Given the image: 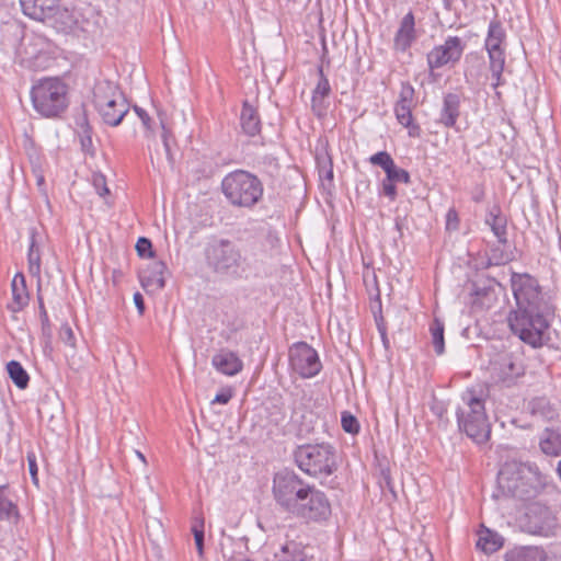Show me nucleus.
<instances>
[{"instance_id": "f257e3e1", "label": "nucleus", "mask_w": 561, "mask_h": 561, "mask_svg": "<svg viewBox=\"0 0 561 561\" xmlns=\"http://www.w3.org/2000/svg\"><path fill=\"white\" fill-rule=\"evenodd\" d=\"M511 287L516 302L507 318L512 332L531 347H541L550 339L548 329L554 318L551 297L528 273L512 272Z\"/></svg>"}, {"instance_id": "f03ea898", "label": "nucleus", "mask_w": 561, "mask_h": 561, "mask_svg": "<svg viewBox=\"0 0 561 561\" xmlns=\"http://www.w3.org/2000/svg\"><path fill=\"white\" fill-rule=\"evenodd\" d=\"M203 254L206 267L219 276L248 279L266 274L263 260L244 255L230 239L213 238L206 243Z\"/></svg>"}, {"instance_id": "7ed1b4c3", "label": "nucleus", "mask_w": 561, "mask_h": 561, "mask_svg": "<svg viewBox=\"0 0 561 561\" xmlns=\"http://www.w3.org/2000/svg\"><path fill=\"white\" fill-rule=\"evenodd\" d=\"M546 483L547 477L534 462L506 461L497 476L503 494L522 501L534 499Z\"/></svg>"}, {"instance_id": "20e7f679", "label": "nucleus", "mask_w": 561, "mask_h": 561, "mask_svg": "<svg viewBox=\"0 0 561 561\" xmlns=\"http://www.w3.org/2000/svg\"><path fill=\"white\" fill-rule=\"evenodd\" d=\"M221 192L233 207L252 209L264 193L262 181L245 170H234L221 181Z\"/></svg>"}, {"instance_id": "39448f33", "label": "nucleus", "mask_w": 561, "mask_h": 561, "mask_svg": "<svg viewBox=\"0 0 561 561\" xmlns=\"http://www.w3.org/2000/svg\"><path fill=\"white\" fill-rule=\"evenodd\" d=\"M298 468L310 477H329L337 470V454L329 443L304 444L294 451Z\"/></svg>"}, {"instance_id": "423d86ee", "label": "nucleus", "mask_w": 561, "mask_h": 561, "mask_svg": "<svg viewBox=\"0 0 561 561\" xmlns=\"http://www.w3.org/2000/svg\"><path fill=\"white\" fill-rule=\"evenodd\" d=\"M463 405L458 407L456 416L458 428L476 444H484L491 436V424L485 414L481 398L468 391L462 396Z\"/></svg>"}, {"instance_id": "0eeeda50", "label": "nucleus", "mask_w": 561, "mask_h": 561, "mask_svg": "<svg viewBox=\"0 0 561 561\" xmlns=\"http://www.w3.org/2000/svg\"><path fill=\"white\" fill-rule=\"evenodd\" d=\"M31 99L43 117H59L68 107V87L58 78H44L32 87Z\"/></svg>"}, {"instance_id": "6e6552de", "label": "nucleus", "mask_w": 561, "mask_h": 561, "mask_svg": "<svg viewBox=\"0 0 561 561\" xmlns=\"http://www.w3.org/2000/svg\"><path fill=\"white\" fill-rule=\"evenodd\" d=\"M308 483L295 471L283 469L275 473L273 479V495L276 503L287 513L297 505L307 491Z\"/></svg>"}, {"instance_id": "1a4fd4ad", "label": "nucleus", "mask_w": 561, "mask_h": 561, "mask_svg": "<svg viewBox=\"0 0 561 561\" xmlns=\"http://www.w3.org/2000/svg\"><path fill=\"white\" fill-rule=\"evenodd\" d=\"M290 514L308 522L325 520L331 514V505L324 492L308 484L307 491Z\"/></svg>"}, {"instance_id": "9d476101", "label": "nucleus", "mask_w": 561, "mask_h": 561, "mask_svg": "<svg viewBox=\"0 0 561 561\" xmlns=\"http://www.w3.org/2000/svg\"><path fill=\"white\" fill-rule=\"evenodd\" d=\"M288 357L291 369L301 378H312L322 369L318 352L306 342L294 343L289 347Z\"/></svg>"}, {"instance_id": "9b49d317", "label": "nucleus", "mask_w": 561, "mask_h": 561, "mask_svg": "<svg viewBox=\"0 0 561 561\" xmlns=\"http://www.w3.org/2000/svg\"><path fill=\"white\" fill-rule=\"evenodd\" d=\"M558 518L547 505L531 503L525 514L524 529L531 535L549 537L554 534Z\"/></svg>"}, {"instance_id": "f8f14e48", "label": "nucleus", "mask_w": 561, "mask_h": 561, "mask_svg": "<svg viewBox=\"0 0 561 561\" xmlns=\"http://www.w3.org/2000/svg\"><path fill=\"white\" fill-rule=\"evenodd\" d=\"M466 43L458 36H448L443 45L435 46L426 56L431 71L446 65L455 66L465 51Z\"/></svg>"}, {"instance_id": "ddd939ff", "label": "nucleus", "mask_w": 561, "mask_h": 561, "mask_svg": "<svg viewBox=\"0 0 561 561\" xmlns=\"http://www.w3.org/2000/svg\"><path fill=\"white\" fill-rule=\"evenodd\" d=\"M168 267L162 261H153L142 270L139 279L146 291L161 290L165 287L164 274Z\"/></svg>"}, {"instance_id": "4468645a", "label": "nucleus", "mask_w": 561, "mask_h": 561, "mask_svg": "<svg viewBox=\"0 0 561 561\" xmlns=\"http://www.w3.org/2000/svg\"><path fill=\"white\" fill-rule=\"evenodd\" d=\"M415 18L412 11H409L401 20L399 28L393 38V48L397 51H407L416 41Z\"/></svg>"}, {"instance_id": "2eb2a0df", "label": "nucleus", "mask_w": 561, "mask_h": 561, "mask_svg": "<svg viewBox=\"0 0 561 561\" xmlns=\"http://www.w3.org/2000/svg\"><path fill=\"white\" fill-rule=\"evenodd\" d=\"M461 95L458 93H446L443 96L442 108L437 122L445 128H455L460 116Z\"/></svg>"}, {"instance_id": "dca6fc26", "label": "nucleus", "mask_w": 561, "mask_h": 561, "mask_svg": "<svg viewBox=\"0 0 561 561\" xmlns=\"http://www.w3.org/2000/svg\"><path fill=\"white\" fill-rule=\"evenodd\" d=\"M213 367L226 376H236L243 369L240 357L228 348H221L211 357Z\"/></svg>"}, {"instance_id": "f3484780", "label": "nucleus", "mask_w": 561, "mask_h": 561, "mask_svg": "<svg viewBox=\"0 0 561 561\" xmlns=\"http://www.w3.org/2000/svg\"><path fill=\"white\" fill-rule=\"evenodd\" d=\"M44 23L54 27L57 32L68 34L77 28L78 18L75 11L61 8L59 7V3H57L53 12L49 14V18H47Z\"/></svg>"}, {"instance_id": "a211bd4d", "label": "nucleus", "mask_w": 561, "mask_h": 561, "mask_svg": "<svg viewBox=\"0 0 561 561\" xmlns=\"http://www.w3.org/2000/svg\"><path fill=\"white\" fill-rule=\"evenodd\" d=\"M485 224L491 228L499 243H507V218L497 204L492 205L485 215Z\"/></svg>"}, {"instance_id": "6ab92c4d", "label": "nucleus", "mask_w": 561, "mask_h": 561, "mask_svg": "<svg viewBox=\"0 0 561 561\" xmlns=\"http://www.w3.org/2000/svg\"><path fill=\"white\" fill-rule=\"evenodd\" d=\"M59 0H20L22 11L33 20L44 22Z\"/></svg>"}, {"instance_id": "aec40b11", "label": "nucleus", "mask_w": 561, "mask_h": 561, "mask_svg": "<svg viewBox=\"0 0 561 561\" xmlns=\"http://www.w3.org/2000/svg\"><path fill=\"white\" fill-rule=\"evenodd\" d=\"M240 126L242 131L249 137H254L261 133L262 122L257 108L250 104L249 101L242 103Z\"/></svg>"}, {"instance_id": "412c9836", "label": "nucleus", "mask_w": 561, "mask_h": 561, "mask_svg": "<svg viewBox=\"0 0 561 561\" xmlns=\"http://www.w3.org/2000/svg\"><path fill=\"white\" fill-rule=\"evenodd\" d=\"M12 302L8 305L11 312L22 311L30 301V294L26 287V280L22 273H16L11 283Z\"/></svg>"}, {"instance_id": "4be33fe9", "label": "nucleus", "mask_w": 561, "mask_h": 561, "mask_svg": "<svg viewBox=\"0 0 561 561\" xmlns=\"http://www.w3.org/2000/svg\"><path fill=\"white\" fill-rule=\"evenodd\" d=\"M103 122L110 126H118L128 113V105L122 96L121 100L108 102L105 106L96 108Z\"/></svg>"}, {"instance_id": "5701e85b", "label": "nucleus", "mask_w": 561, "mask_h": 561, "mask_svg": "<svg viewBox=\"0 0 561 561\" xmlns=\"http://www.w3.org/2000/svg\"><path fill=\"white\" fill-rule=\"evenodd\" d=\"M14 497L7 484L0 485V520L12 524L19 523L21 515Z\"/></svg>"}, {"instance_id": "b1692460", "label": "nucleus", "mask_w": 561, "mask_h": 561, "mask_svg": "<svg viewBox=\"0 0 561 561\" xmlns=\"http://www.w3.org/2000/svg\"><path fill=\"white\" fill-rule=\"evenodd\" d=\"M123 96L118 87L110 80H101L96 82L93 89V104L95 108L105 106L108 102L121 100Z\"/></svg>"}, {"instance_id": "393cba45", "label": "nucleus", "mask_w": 561, "mask_h": 561, "mask_svg": "<svg viewBox=\"0 0 561 561\" xmlns=\"http://www.w3.org/2000/svg\"><path fill=\"white\" fill-rule=\"evenodd\" d=\"M415 105L397 103L394 104V115L399 124L408 128L410 137L417 138L421 135V127L413 119L412 110Z\"/></svg>"}, {"instance_id": "a878e982", "label": "nucleus", "mask_w": 561, "mask_h": 561, "mask_svg": "<svg viewBox=\"0 0 561 561\" xmlns=\"http://www.w3.org/2000/svg\"><path fill=\"white\" fill-rule=\"evenodd\" d=\"M540 449L548 456L561 455V427H547L539 442Z\"/></svg>"}, {"instance_id": "bb28decb", "label": "nucleus", "mask_w": 561, "mask_h": 561, "mask_svg": "<svg viewBox=\"0 0 561 561\" xmlns=\"http://www.w3.org/2000/svg\"><path fill=\"white\" fill-rule=\"evenodd\" d=\"M486 53L489 56V68L494 80L492 87L496 89L505 83L503 79L506 64L505 49L488 50Z\"/></svg>"}, {"instance_id": "cd10ccee", "label": "nucleus", "mask_w": 561, "mask_h": 561, "mask_svg": "<svg viewBox=\"0 0 561 561\" xmlns=\"http://www.w3.org/2000/svg\"><path fill=\"white\" fill-rule=\"evenodd\" d=\"M506 39V32L503 27L502 22L494 18L490 23L488 27V34L484 42V48L485 50H499L504 49L503 44Z\"/></svg>"}, {"instance_id": "c85d7f7f", "label": "nucleus", "mask_w": 561, "mask_h": 561, "mask_svg": "<svg viewBox=\"0 0 561 561\" xmlns=\"http://www.w3.org/2000/svg\"><path fill=\"white\" fill-rule=\"evenodd\" d=\"M545 551L538 547H517L505 553V561H545Z\"/></svg>"}, {"instance_id": "c756f323", "label": "nucleus", "mask_w": 561, "mask_h": 561, "mask_svg": "<svg viewBox=\"0 0 561 561\" xmlns=\"http://www.w3.org/2000/svg\"><path fill=\"white\" fill-rule=\"evenodd\" d=\"M504 539L501 535L482 526L479 531L477 547L485 553H493L502 548Z\"/></svg>"}, {"instance_id": "7c9ffc66", "label": "nucleus", "mask_w": 561, "mask_h": 561, "mask_svg": "<svg viewBox=\"0 0 561 561\" xmlns=\"http://www.w3.org/2000/svg\"><path fill=\"white\" fill-rule=\"evenodd\" d=\"M528 410L531 415L548 421L553 420L558 415L557 410L546 397L531 399L528 403Z\"/></svg>"}, {"instance_id": "2f4dec72", "label": "nucleus", "mask_w": 561, "mask_h": 561, "mask_svg": "<svg viewBox=\"0 0 561 561\" xmlns=\"http://www.w3.org/2000/svg\"><path fill=\"white\" fill-rule=\"evenodd\" d=\"M280 551L283 553L282 561H308L306 547L301 542L289 540L282 546Z\"/></svg>"}, {"instance_id": "473e14b6", "label": "nucleus", "mask_w": 561, "mask_h": 561, "mask_svg": "<svg viewBox=\"0 0 561 561\" xmlns=\"http://www.w3.org/2000/svg\"><path fill=\"white\" fill-rule=\"evenodd\" d=\"M7 370L10 379L19 389H26L30 382V376L24 367L18 360H10L7 364Z\"/></svg>"}, {"instance_id": "72a5a7b5", "label": "nucleus", "mask_w": 561, "mask_h": 561, "mask_svg": "<svg viewBox=\"0 0 561 561\" xmlns=\"http://www.w3.org/2000/svg\"><path fill=\"white\" fill-rule=\"evenodd\" d=\"M28 272L32 276L38 277L41 275V253L36 243V231L31 230V241L27 253Z\"/></svg>"}, {"instance_id": "f704fd0d", "label": "nucleus", "mask_w": 561, "mask_h": 561, "mask_svg": "<svg viewBox=\"0 0 561 561\" xmlns=\"http://www.w3.org/2000/svg\"><path fill=\"white\" fill-rule=\"evenodd\" d=\"M432 343L437 355L445 352L444 322L435 318L430 327Z\"/></svg>"}, {"instance_id": "c9c22d12", "label": "nucleus", "mask_w": 561, "mask_h": 561, "mask_svg": "<svg viewBox=\"0 0 561 561\" xmlns=\"http://www.w3.org/2000/svg\"><path fill=\"white\" fill-rule=\"evenodd\" d=\"M191 530L194 535L195 546H196L198 556L201 558H203L204 557V538H205L204 518H202V517L194 518Z\"/></svg>"}, {"instance_id": "e433bc0d", "label": "nucleus", "mask_w": 561, "mask_h": 561, "mask_svg": "<svg viewBox=\"0 0 561 561\" xmlns=\"http://www.w3.org/2000/svg\"><path fill=\"white\" fill-rule=\"evenodd\" d=\"M316 160L320 178H323L328 181H332L333 163L328 152H324L323 154H317Z\"/></svg>"}, {"instance_id": "4c0bfd02", "label": "nucleus", "mask_w": 561, "mask_h": 561, "mask_svg": "<svg viewBox=\"0 0 561 561\" xmlns=\"http://www.w3.org/2000/svg\"><path fill=\"white\" fill-rule=\"evenodd\" d=\"M503 373L508 378L518 377L524 374V368L512 355L503 357Z\"/></svg>"}, {"instance_id": "58836bf2", "label": "nucleus", "mask_w": 561, "mask_h": 561, "mask_svg": "<svg viewBox=\"0 0 561 561\" xmlns=\"http://www.w3.org/2000/svg\"><path fill=\"white\" fill-rule=\"evenodd\" d=\"M318 73H319V80H318V83L312 92V95H318L322 99H325L330 95L331 93V85H330V82L328 80V78L325 77V75L323 73V67L320 66L318 68Z\"/></svg>"}, {"instance_id": "ea45409f", "label": "nucleus", "mask_w": 561, "mask_h": 561, "mask_svg": "<svg viewBox=\"0 0 561 561\" xmlns=\"http://www.w3.org/2000/svg\"><path fill=\"white\" fill-rule=\"evenodd\" d=\"M369 162L374 165L380 167L385 171V173H387L390 170V168L394 164L392 157L387 151H379L373 154L369 158Z\"/></svg>"}, {"instance_id": "a19ab883", "label": "nucleus", "mask_w": 561, "mask_h": 561, "mask_svg": "<svg viewBox=\"0 0 561 561\" xmlns=\"http://www.w3.org/2000/svg\"><path fill=\"white\" fill-rule=\"evenodd\" d=\"M341 425L344 432L353 435L357 434L360 428L357 419L348 411L342 412Z\"/></svg>"}, {"instance_id": "79ce46f5", "label": "nucleus", "mask_w": 561, "mask_h": 561, "mask_svg": "<svg viewBox=\"0 0 561 561\" xmlns=\"http://www.w3.org/2000/svg\"><path fill=\"white\" fill-rule=\"evenodd\" d=\"M473 294L477 296L474 304H478L480 299V305L482 307H490L489 302L495 297L494 289L491 287H480L474 284Z\"/></svg>"}, {"instance_id": "37998d69", "label": "nucleus", "mask_w": 561, "mask_h": 561, "mask_svg": "<svg viewBox=\"0 0 561 561\" xmlns=\"http://www.w3.org/2000/svg\"><path fill=\"white\" fill-rule=\"evenodd\" d=\"M386 176L394 183L400 182L409 184L411 182L410 173L404 169L398 168L396 163L386 173Z\"/></svg>"}, {"instance_id": "c03bdc74", "label": "nucleus", "mask_w": 561, "mask_h": 561, "mask_svg": "<svg viewBox=\"0 0 561 561\" xmlns=\"http://www.w3.org/2000/svg\"><path fill=\"white\" fill-rule=\"evenodd\" d=\"M414 94H415V91H414L413 85L410 82L404 81L401 83V89L399 92V98H398L397 103H405V104L415 105Z\"/></svg>"}, {"instance_id": "a18cd8bd", "label": "nucleus", "mask_w": 561, "mask_h": 561, "mask_svg": "<svg viewBox=\"0 0 561 561\" xmlns=\"http://www.w3.org/2000/svg\"><path fill=\"white\" fill-rule=\"evenodd\" d=\"M136 251L140 257H153L154 251L152 242L145 237H140L136 243Z\"/></svg>"}, {"instance_id": "49530a36", "label": "nucleus", "mask_w": 561, "mask_h": 561, "mask_svg": "<svg viewBox=\"0 0 561 561\" xmlns=\"http://www.w3.org/2000/svg\"><path fill=\"white\" fill-rule=\"evenodd\" d=\"M92 183L100 196H105L110 193L106 185V178L102 173H94L92 175Z\"/></svg>"}, {"instance_id": "de8ad7c7", "label": "nucleus", "mask_w": 561, "mask_h": 561, "mask_svg": "<svg viewBox=\"0 0 561 561\" xmlns=\"http://www.w3.org/2000/svg\"><path fill=\"white\" fill-rule=\"evenodd\" d=\"M60 340L71 347L76 346V337L71 327L68 323H64L59 330Z\"/></svg>"}, {"instance_id": "09e8293b", "label": "nucleus", "mask_w": 561, "mask_h": 561, "mask_svg": "<svg viewBox=\"0 0 561 561\" xmlns=\"http://www.w3.org/2000/svg\"><path fill=\"white\" fill-rule=\"evenodd\" d=\"M81 128H82L81 146H82L83 150L88 151L89 148L92 149L93 144H92V137H91L92 129L85 118H84V123L81 125Z\"/></svg>"}, {"instance_id": "8fccbe9b", "label": "nucleus", "mask_w": 561, "mask_h": 561, "mask_svg": "<svg viewBox=\"0 0 561 561\" xmlns=\"http://www.w3.org/2000/svg\"><path fill=\"white\" fill-rule=\"evenodd\" d=\"M381 193L385 196H387L391 202L396 201V198H397L396 183L386 176L381 183Z\"/></svg>"}, {"instance_id": "3c124183", "label": "nucleus", "mask_w": 561, "mask_h": 561, "mask_svg": "<svg viewBox=\"0 0 561 561\" xmlns=\"http://www.w3.org/2000/svg\"><path fill=\"white\" fill-rule=\"evenodd\" d=\"M459 216L455 208H449L446 214V229L449 231H456L459 229Z\"/></svg>"}, {"instance_id": "603ef678", "label": "nucleus", "mask_w": 561, "mask_h": 561, "mask_svg": "<svg viewBox=\"0 0 561 561\" xmlns=\"http://www.w3.org/2000/svg\"><path fill=\"white\" fill-rule=\"evenodd\" d=\"M489 265H502L508 261V259L505 256L504 252L496 248L491 250V254L488 259Z\"/></svg>"}, {"instance_id": "864d4df0", "label": "nucleus", "mask_w": 561, "mask_h": 561, "mask_svg": "<svg viewBox=\"0 0 561 561\" xmlns=\"http://www.w3.org/2000/svg\"><path fill=\"white\" fill-rule=\"evenodd\" d=\"M376 301H377V310H375L373 308V313H374V317H375V322H376L378 332L386 331L387 327H386L385 319H383V317L381 314V301H380L379 295H377Z\"/></svg>"}, {"instance_id": "5fc2aeb1", "label": "nucleus", "mask_w": 561, "mask_h": 561, "mask_svg": "<svg viewBox=\"0 0 561 561\" xmlns=\"http://www.w3.org/2000/svg\"><path fill=\"white\" fill-rule=\"evenodd\" d=\"M323 101H324V99H322L318 95H312V98H311V108H312V112L318 117H321L325 113V105H324Z\"/></svg>"}, {"instance_id": "6e6d98bb", "label": "nucleus", "mask_w": 561, "mask_h": 561, "mask_svg": "<svg viewBox=\"0 0 561 561\" xmlns=\"http://www.w3.org/2000/svg\"><path fill=\"white\" fill-rule=\"evenodd\" d=\"M41 323H42V333L46 337L51 336V324L48 318V313L46 309H43L42 312H39Z\"/></svg>"}, {"instance_id": "4d7b16f0", "label": "nucleus", "mask_w": 561, "mask_h": 561, "mask_svg": "<svg viewBox=\"0 0 561 561\" xmlns=\"http://www.w3.org/2000/svg\"><path fill=\"white\" fill-rule=\"evenodd\" d=\"M134 110H135L136 114L138 115V117L141 119L142 125L147 129H151V118L148 115V113L144 108H141L137 105L134 106Z\"/></svg>"}, {"instance_id": "13d9d810", "label": "nucleus", "mask_w": 561, "mask_h": 561, "mask_svg": "<svg viewBox=\"0 0 561 561\" xmlns=\"http://www.w3.org/2000/svg\"><path fill=\"white\" fill-rule=\"evenodd\" d=\"M232 398V392L230 389L226 391H221L217 393L211 401V403L227 404Z\"/></svg>"}, {"instance_id": "bf43d9fd", "label": "nucleus", "mask_w": 561, "mask_h": 561, "mask_svg": "<svg viewBox=\"0 0 561 561\" xmlns=\"http://www.w3.org/2000/svg\"><path fill=\"white\" fill-rule=\"evenodd\" d=\"M27 462H28V471L32 476V479L34 482H37V463L36 458L34 454L27 455Z\"/></svg>"}, {"instance_id": "052dcab7", "label": "nucleus", "mask_w": 561, "mask_h": 561, "mask_svg": "<svg viewBox=\"0 0 561 561\" xmlns=\"http://www.w3.org/2000/svg\"><path fill=\"white\" fill-rule=\"evenodd\" d=\"M161 125H162V129H163L162 130L163 147L165 149L168 160L170 161V163H173V157H172V153H171V149H170V145H169V138H168L169 131L164 127L163 122H161Z\"/></svg>"}, {"instance_id": "680f3d73", "label": "nucleus", "mask_w": 561, "mask_h": 561, "mask_svg": "<svg viewBox=\"0 0 561 561\" xmlns=\"http://www.w3.org/2000/svg\"><path fill=\"white\" fill-rule=\"evenodd\" d=\"M134 302L139 314H142L145 312V300L140 293L137 291L134 294Z\"/></svg>"}, {"instance_id": "e2e57ef3", "label": "nucleus", "mask_w": 561, "mask_h": 561, "mask_svg": "<svg viewBox=\"0 0 561 561\" xmlns=\"http://www.w3.org/2000/svg\"><path fill=\"white\" fill-rule=\"evenodd\" d=\"M262 163L266 164L268 167H273L276 170L279 169L277 159L271 154H266V156L262 157Z\"/></svg>"}, {"instance_id": "0e129e2a", "label": "nucleus", "mask_w": 561, "mask_h": 561, "mask_svg": "<svg viewBox=\"0 0 561 561\" xmlns=\"http://www.w3.org/2000/svg\"><path fill=\"white\" fill-rule=\"evenodd\" d=\"M41 286L38 285V290H37V302H38V310L39 312H42L43 309H46L45 308V305H44V299H43V296L41 295Z\"/></svg>"}, {"instance_id": "69168bd1", "label": "nucleus", "mask_w": 561, "mask_h": 561, "mask_svg": "<svg viewBox=\"0 0 561 561\" xmlns=\"http://www.w3.org/2000/svg\"><path fill=\"white\" fill-rule=\"evenodd\" d=\"M379 334H380V337H381L383 346L386 348H388L389 347V340H388V336H387V330L386 331H380Z\"/></svg>"}, {"instance_id": "338daca9", "label": "nucleus", "mask_w": 561, "mask_h": 561, "mask_svg": "<svg viewBox=\"0 0 561 561\" xmlns=\"http://www.w3.org/2000/svg\"><path fill=\"white\" fill-rule=\"evenodd\" d=\"M446 10L451 11L454 0H443Z\"/></svg>"}, {"instance_id": "774afa93", "label": "nucleus", "mask_w": 561, "mask_h": 561, "mask_svg": "<svg viewBox=\"0 0 561 561\" xmlns=\"http://www.w3.org/2000/svg\"><path fill=\"white\" fill-rule=\"evenodd\" d=\"M482 197H483V193L477 194L473 196V201L479 203L482 201Z\"/></svg>"}]
</instances>
